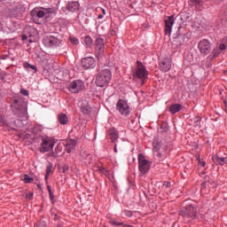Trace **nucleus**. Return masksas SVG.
<instances>
[{
  "label": "nucleus",
  "instance_id": "1",
  "mask_svg": "<svg viewBox=\"0 0 227 227\" xmlns=\"http://www.w3.org/2000/svg\"><path fill=\"white\" fill-rule=\"evenodd\" d=\"M179 215L186 224H193L194 220L198 219V207L193 205L184 207Z\"/></svg>",
  "mask_w": 227,
  "mask_h": 227
},
{
  "label": "nucleus",
  "instance_id": "2",
  "mask_svg": "<svg viewBox=\"0 0 227 227\" xmlns=\"http://www.w3.org/2000/svg\"><path fill=\"white\" fill-rule=\"evenodd\" d=\"M52 13H56V9L54 8H42L35 7L31 11V17L35 22V24H41V19H43L45 15H52Z\"/></svg>",
  "mask_w": 227,
  "mask_h": 227
},
{
  "label": "nucleus",
  "instance_id": "3",
  "mask_svg": "<svg viewBox=\"0 0 227 227\" xmlns=\"http://www.w3.org/2000/svg\"><path fill=\"white\" fill-rule=\"evenodd\" d=\"M113 77V74L109 69H102L98 72L96 77V84L99 88H106V86H109L111 82V79Z\"/></svg>",
  "mask_w": 227,
  "mask_h": 227
},
{
  "label": "nucleus",
  "instance_id": "4",
  "mask_svg": "<svg viewBox=\"0 0 227 227\" xmlns=\"http://www.w3.org/2000/svg\"><path fill=\"white\" fill-rule=\"evenodd\" d=\"M58 143V141L52 137H45L41 139V146L39 148V152L41 153H47V152H51V150H54V145Z\"/></svg>",
  "mask_w": 227,
  "mask_h": 227
},
{
  "label": "nucleus",
  "instance_id": "5",
  "mask_svg": "<svg viewBox=\"0 0 227 227\" xmlns=\"http://www.w3.org/2000/svg\"><path fill=\"white\" fill-rule=\"evenodd\" d=\"M138 160V170L140 171L141 176L146 175L150 168H152V161L146 160V157L143 154H138L137 156Z\"/></svg>",
  "mask_w": 227,
  "mask_h": 227
},
{
  "label": "nucleus",
  "instance_id": "6",
  "mask_svg": "<svg viewBox=\"0 0 227 227\" xmlns=\"http://www.w3.org/2000/svg\"><path fill=\"white\" fill-rule=\"evenodd\" d=\"M84 88H86V85L82 80H74L71 82L67 86L68 91L74 94L81 93Z\"/></svg>",
  "mask_w": 227,
  "mask_h": 227
},
{
  "label": "nucleus",
  "instance_id": "7",
  "mask_svg": "<svg viewBox=\"0 0 227 227\" xmlns=\"http://www.w3.org/2000/svg\"><path fill=\"white\" fill-rule=\"evenodd\" d=\"M116 109L119 111L121 116H124L125 118L130 116V106H129L127 100L119 99L116 104Z\"/></svg>",
  "mask_w": 227,
  "mask_h": 227
},
{
  "label": "nucleus",
  "instance_id": "8",
  "mask_svg": "<svg viewBox=\"0 0 227 227\" xmlns=\"http://www.w3.org/2000/svg\"><path fill=\"white\" fill-rule=\"evenodd\" d=\"M135 75L138 79H148V70H146V67L145 65H143V62L137 61V71Z\"/></svg>",
  "mask_w": 227,
  "mask_h": 227
},
{
  "label": "nucleus",
  "instance_id": "9",
  "mask_svg": "<svg viewBox=\"0 0 227 227\" xmlns=\"http://www.w3.org/2000/svg\"><path fill=\"white\" fill-rule=\"evenodd\" d=\"M43 42L45 45V47L54 48V47H59V43H61V41L52 35H46L43 37Z\"/></svg>",
  "mask_w": 227,
  "mask_h": 227
},
{
  "label": "nucleus",
  "instance_id": "10",
  "mask_svg": "<svg viewBox=\"0 0 227 227\" xmlns=\"http://www.w3.org/2000/svg\"><path fill=\"white\" fill-rule=\"evenodd\" d=\"M153 155L157 159H162V152H166L167 148L165 147L162 142L156 141L153 143Z\"/></svg>",
  "mask_w": 227,
  "mask_h": 227
},
{
  "label": "nucleus",
  "instance_id": "11",
  "mask_svg": "<svg viewBox=\"0 0 227 227\" xmlns=\"http://www.w3.org/2000/svg\"><path fill=\"white\" fill-rule=\"evenodd\" d=\"M226 49H227V36L222 40V43H220L219 47H215L213 50L212 53L209 55V58L211 59L217 58V56L221 54V51H226Z\"/></svg>",
  "mask_w": 227,
  "mask_h": 227
},
{
  "label": "nucleus",
  "instance_id": "12",
  "mask_svg": "<svg viewBox=\"0 0 227 227\" xmlns=\"http://www.w3.org/2000/svg\"><path fill=\"white\" fill-rule=\"evenodd\" d=\"M164 22H165V35L171 36V33L173 31V26L175 25V15L167 17L164 20Z\"/></svg>",
  "mask_w": 227,
  "mask_h": 227
},
{
  "label": "nucleus",
  "instance_id": "13",
  "mask_svg": "<svg viewBox=\"0 0 227 227\" xmlns=\"http://www.w3.org/2000/svg\"><path fill=\"white\" fill-rule=\"evenodd\" d=\"M82 67L85 68V70L95 68L97 67V60H95L93 57H85L82 59Z\"/></svg>",
  "mask_w": 227,
  "mask_h": 227
},
{
  "label": "nucleus",
  "instance_id": "14",
  "mask_svg": "<svg viewBox=\"0 0 227 227\" xmlns=\"http://www.w3.org/2000/svg\"><path fill=\"white\" fill-rule=\"evenodd\" d=\"M199 50L201 54L207 56V54L210 53V42L207 39L201 40L198 44Z\"/></svg>",
  "mask_w": 227,
  "mask_h": 227
},
{
  "label": "nucleus",
  "instance_id": "15",
  "mask_svg": "<svg viewBox=\"0 0 227 227\" xmlns=\"http://www.w3.org/2000/svg\"><path fill=\"white\" fill-rule=\"evenodd\" d=\"M160 68L162 72H169L171 70V59L166 58L160 62Z\"/></svg>",
  "mask_w": 227,
  "mask_h": 227
},
{
  "label": "nucleus",
  "instance_id": "16",
  "mask_svg": "<svg viewBox=\"0 0 227 227\" xmlns=\"http://www.w3.org/2000/svg\"><path fill=\"white\" fill-rule=\"evenodd\" d=\"M95 45L97 53L104 54V51L106 50V46L104 44V38H97Z\"/></svg>",
  "mask_w": 227,
  "mask_h": 227
},
{
  "label": "nucleus",
  "instance_id": "17",
  "mask_svg": "<svg viewBox=\"0 0 227 227\" xmlns=\"http://www.w3.org/2000/svg\"><path fill=\"white\" fill-rule=\"evenodd\" d=\"M12 111H20L22 114H26V106L21 105L19 100H14L12 104Z\"/></svg>",
  "mask_w": 227,
  "mask_h": 227
},
{
  "label": "nucleus",
  "instance_id": "18",
  "mask_svg": "<svg viewBox=\"0 0 227 227\" xmlns=\"http://www.w3.org/2000/svg\"><path fill=\"white\" fill-rule=\"evenodd\" d=\"M212 160L214 164L216 166H224V164H227V157H221L219 155H214L212 157Z\"/></svg>",
  "mask_w": 227,
  "mask_h": 227
},
{
  "label": "nucleus",
  "instance_id": "19",
  "mask_svg": "<svg viewBox=\"0 0 227 227\" xmlns=\"http://www.w3.org/2000/svg\"><path fill=\"white\" fill-rule=\"evenodd\" d=\"M66 9L67 10V12H77L79 11V3L78 2H69L67 4Z\"/></svg>",
  "mask_w": 227,
  "mask_h": 227
},
{
  "label": "nucleus",
  "instance_id": "20",
  "mask_svg": "<svg viewBox=\"0 0 227 227\" xmlns=\"http://www.w3.org/2000/svg\"><path fill=\"white\" fill-rule=\"evenodd\" d=\"M76 145H77V142L75 140H74V139L67 140V143L66 145L67 153H71V152H73V150H75Z\"/></svg>",
  "mask_w": 227,
  "mask_h": 227
},
{
  "label": "nucleus",
  "instance_id": "21",
  "mask_svg": "<svg viewBox=\"0 0 227 227\" xmlns=\"http://www.w3.org/2000/svg\"><path fill=\"white\" fill-rule=\"evenodd\" d=\"M169 111L171 114H176V113H180L182 111V105L180 104H174L170 106Z\"/></svg>",
  "mask_w": 227,
  "mask_h": 227
},
{
  "label": "nucleus",
  "instance_id": "22",
  "mask_svg": "<svg viewBox=\"0 0 227 227\" xmlns=\"http://www.w3.org/2000/svg\"><path fill=\"white\" fill-rule=\"evenodd\" d=\"M108 134L111 136L112 143H114L119 137L118 131L114 129L108 130Z\"/></svg>",
  "mask_w": 227,
  "mask_h": 227
},
{
  "label": "nucleus",
  "instance_id": "23",
  "mask_svg": "<svg viewBox=\"0 0 227 227\" xmlns=\"http://www.w3.org/2000/svg\"><path fill=\"white\" fill-rule=\"evenodd\" d=\"M59 121L61 125H67L68 123V116L65 114H59Z\"/></svg>",
  "mask_w": 227,
  "mask_h": 227
},
{
  "label": "nucleus",
  "instance_id": "24",
  "mask_svg": "<svg viewBox=\"0 0 227 227\" xmlns=\"http://www.w3.org/2000/svg\"><path fill=\"white\" fill-rule=\"evenodd\" d=\"M83 42L87 47H91V45H93V39H91L90 35L85 36Z\"/></svg>",
  "mask_w": 227,
  "mask_h": 227
},
{
  "label": "nucleus",
  "instance_id": "25",
  "mask_svg": "<svg viewBox=\"0 0 227 227\" xmlns=\"http://www.w3.org/2000/svg\"><path fill=\"white\" fill-rule=\"evenodd\" d=\"M194 127L200 128L201 127V117L198 116L193 119Z\"/></svg>",
  "mask_w": 227,
  "mask_h": 227
},
{
  "label": "nucleus",
  "instance_id": "26",
  "mask_svg": "<svg viewBox=\"0 0 227 227\" xmlns=\"http://www.w3.org/2000/svg\"><path fill=\"white\" fill-rule=\"evenodd\" d=\"M69 40L73 45H79V39L77 37L71 36Z\"/></svg>",
  "mask_w": 227,
  "mask_h": 227
},
{
  "label": "nucleus",
  "instance_id": "27",
  "mask_svg": "<svg viewBox=\"0 0 227 227\" xmlns=\"http://www.w3.org/2000/svg\"><path fill=\"white\" fill-rule=\"evenodd\" d=\"M25 184H31V182H33V177H29L28 175H25L24 178H23Z\"/></svg>",
  "mask_w": 227,
  "mask_h": 227
},
{
  "label": "nucleus",
  "instance_id": "28",
  "mask_svg": "<svg viewBox=\"0 0 227 227\" xmlns=\"http://www.w3.org/2000/svg\"><path fill=\"white\" fill-rule=\"evenodd\" d=\"M197 160H198L199 166H200L201 168H205V166H207V163L203 160H201L200 156L197 157Z\"/></svg>",
  "mask_w": 227,
  "mask_h": 227
},
{
  "label": "nucleus",
  "instance_id": "29",
  "mask_svg": "<svg viewBox=\"0 0 227 227\" xmlns=\"http://www.w3.org/2000/svg\"><path fill=\"white\" fill-rule=\"evenodd\" d=\"M34 227H47V223H45V221H41L35 223Z\"/></svg>",
  "mask_w": 227,
  "mask_h": 227
},
{
  "label": "nucleus",
  "instance_id": "30",
  "mask_svg": "<svg viewBox=\"0 0 227 227\" xmlns=\"http://www.w3.org/2000/svg\"><path fill=\"white\" fill-rule=\"evenodd\" d=\"M122 215H125L126 217H132L133 214L130 210H124L122 212Z\"/></svg>",
  "mask_w": 227,
  "mask_h": 227
},
{
  "label": "nucleus",
  "instance_id": "31",
  "mask_svg": "<svg viewBox=\"0 0 227 227\" xmlns=\"http://www.w3.org/2000/svg\"><path fill=\"white\" fill-rule=\"evenodd\" d=\"M52 172V164H49L46 167V175H51V173Z\"/></svg>",
  "mask_w": 227,
  "mask_h": 227
},
{
  "label": "nucleus",
  "instance_id": "32",
  "mask_svg": "<svg viewBox=\"0 0 227 227\" xmlns=\"http://www.w3.org/2000/svg\"><path fill=\"white\" fill-rule=\"evenodd\" d=\"M20 93H21V95H24V97L29 96V91H27V90H26V89H21Z\"/></svg>",
  "mask_w": 227,
  "mask_h": 227
},
{
  "label": "nucleus",
  "instance_id": "33",
  "mask_svg": "<svg viewBox=\"0 0 227 227\" xmlns=\"http://www.w3.org/2000/svg\"><path fill=\"white\" fill-rule=\"evenodd\" d=\"M23 67L26 70H30L31 64L28 62H24Z\"/></svg>",
  "mask_w": 227,
  "mask_h": 227
},
{
  "label": "nucleus",
  "instance_id": "34",
  "mask_svg": "<svg viewBox=\"0 0 227 227\" xmlns=\"http://www.w3.org/2000/svg\"><path fill=\"white\" fill-rule=\"evenodd\" d=\"M30 70H34L35 74H36V72H38V69L36 68V66H33V65H31Z\"/></svg>",
  "mask_w": 227,
  "mask_h": 227
},
{
  "label": "nucleus",
  "instance_id": "35",
  "mask_svg": "<svg viewBox=\"0 0 227 227\" xmlns=\"http://www.w3.org/2000/svg\"><path fill=\"white\" fill-rule=\"evenodd\" d=\"M164 187H166L167 189H169V187H171V183H169V182H166V183H164Z\"/></svg>",
  "mask_w": 227,
  "mask_h": 227
},
{
  "label": "nucleus",
  "instance_id": "36",
  "mask_svg": "<svg viewBox=\"0 0 227 227\" xmlns=\"http://www.w3.org/2000/svg\"><path fill=\"white\" fill-rule=\"evenodd\" d=\"M193 4H200L201 3V0H191Z\"/></svg>",
  "mask_w": 227,
  "mask_h": 227
},
{
  "label": "nucleus",
  "instance_id": "37",
  "mask_svg": "<svg viewBox=\"0 0 227 227\" xmlns=\"http://www.w3.org/2000/svg\"><path fill=\"white\" fill-rule=\"evenodd\" d=\"M27 200H33V192H30L27 195Z\"/></svg>",
  "mask_w": 227,
  "mask_h": 227
},
{
  "label": "nucleus",
  "instance_id": "38",
  "mask_svg": "<svg viewBox=\"0 0 227 227\" xmlns=\"http://www.w3.org/2000/svg\"><path fill=\"white\" fill-rule=\"evenodd\" d=\"M98 171H101V173H104L106 171V168H104L103 167H100V166L98 167Z\"/></svg>",
  "mask_w": 227,
  "mask_h": 227
},
{
  "label": "nucleus",
  "instance_id": "39",
  "mask_svg": "<svg viewBox=\"0 0 227 227\" xmlns=\"http://www.w3.org/2000/svg\"><path fill=\"white\" fill-rule=\"evenodd\" d=\"M50 176L51 175H48V174L45 175V182H46V184H49V176Z\"/></svg>",
  "mask_w": 227,
  "mask_h": 227
},
{
  "label": "nucleus",
  "instance_id": "40",
  "mask_svg": "<svg viewBox=\"0 0 227 227\" xmlns=\"http://www.w3.org/2000/svg\"><path fill=\"white\" fill-rule=\"evenodd\" d=\"M47 189L49 193L52 192V188L51 187V185H48Z\"/></svg>",
  "mask_w": 227,
  "mask_h": 227
},
{
  "label": "nucleus",
  "instance_id": "41",
  "mask_svg": "<svg viewBox=\"0 0 227 227\" xmlns=\"http://www.w3.org/2000/svg\"><path fill=\"white\" fill-rule=\"evenodd\" d=\"M50 194V200H54V194L51 192L49 193Z\"/></svg>",
  "mask_w": 227,
  "mask_h": 227
},
{
  "label": "nucleus",
  "instance_id": "42",
  "mask_svg": "<svg viewBox=\"0 0 227 227\" xmlns=\"http://www.w3.org/2000/svg\"><path fill=\"white\" fill-rule=\"evenodd\" d=\"M22 40H23V42L26 41V40H27V35H22Z\"/></svg>",
  "mask_w": 227,
  "mask_h": 227
},
{
  "label": "nucleus",
  "instance_id": "43",
  "mask_svg": "<svg viewBox=\"0 0 227 227\" xmlns=\"http://www.w3.org/2000/svg\"><path fill=\"white\" fill-rule=\"evenodd\" d=\"M0 123H4V119L3 118V116H0Z\"/></svg>",
  "mask_w": 227,
  "mask_h": 227
},
{
  "label": "nucleus",
  "instance_id": "44",
  "mask_svg": "<svg viewBox=\"0 0 227 227\" xmlns=\"http://www.w3.org/2000/svg\"><path fill=\"white\" fill-rule=\"evenodd\" d=\"M116 145H114V152H115V153H118V149L116 148Z\"/></svg>",
  "mask_w": 227,
  "mask_h": 227
},
{
  "label": "nucleus",
  "instance_id": "45",
  "mask_svg": "<svg viewBox=\"0 0 227 227\" xmlns=\"http://www.w3.org/2000/svg\"><path fill=\"white\" fill-rule=\"evenodd\" d=\"M224 104H225V111L227 113V102H224Z\"/></svg>",
  "mask_w": 227,
  "mask_h": 227
},
{
  "label": "nucleus",
  "instance_id": "46",
  "mask_svg": "<svg viewBox=\"0 0 227 227\" xmlns=\"http://www.w3.org/2000/svg\"><path fill=\"white\" fill-rule=\"evenodd\" d=\"M38 189H42V184H37Z\"/></svg>",
  "mask_w": 227,
  "mask_h": 227
},
{
  "label": "nucleus",
  "instance_id": "47",
  "mask_svg": "<svg viewBox=\"0 0 227 227\" xmlns=\"http://www.w3.org/2000/svg\"><path fill=\"white\" fill-rule=\"evenodd\" d=\"M98 19H102V15H99V16H98Z\"/></svg>",
  "mask_w": 227,
  "mask_h": 227
},
{
  "label": "nucleus",
  "instance_id": "48",
  "mask_svg": "<svg viewBox=\"0 0 227 227\" xmlns=\"http://www.w3.org/2000/svg\"><path fill=\"white\" fill-rule=\"evenodd\" d=\"M64 173H67V170H64Z\"/></svg>",
  "mask_w": 227,
  "mask_h": 227
},
{
  "label": "nucleus",
  "instance_id": "49",
  "mask_svg": "<svg viewBox=\"0 0 227 227\" xmlns=\"http://www.w3.org/2000/svg\"><path fill=\"white\" fill-rule=\"evenodd\" d=\"M218 1H222V0H218Z\"/></svg>",
  "mask_w": 227,
  "mask_h": 227
}]
</instances>
